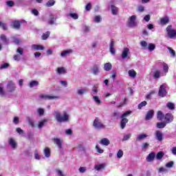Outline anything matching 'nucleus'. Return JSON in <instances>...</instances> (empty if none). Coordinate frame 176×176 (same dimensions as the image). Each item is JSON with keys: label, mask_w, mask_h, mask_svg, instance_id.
Instances as JSON below:
<instances>
[{"label": "nucleus", "mask_w": 176, "mask_h": 176, "mask_svg": "<svg viewBox=\"0 0 176 176\" xmlns=\"http://www.w3.org/2000/svg\"><path fill=\"white\" fill-rule=\"evenodd\" d=\"M96 149L98 153H104V150L102 148H100V146L98 144H96Z\"/></svg>", "instance_id": "nucleus-56"}, {"label": "nucleus", "mask_w": 176, "mask_h": 176, "mask_svg": "<svg viewBox=\"0 0 176 176\" xmlns=\"http://www.w3.org/2000/svg\"><path fill=\"white\" fill-rule=\"evenodd\" d=\"M153 115H155V111L153 110H149L146 115V120H151L153 118Z\"/></svg>", "instance_id": "nucleus-22"}, {"label": "nucleus", "mask_w": 176, "mask_h": 176, "mask_svg": "<svg viewBox=\"0 0 176 176\" xmlns=\"http://www.w3.org/2000/svg\"><path fill=\"white\" fill-rule=\"evenodd\" d=\"M117 157L118 159H122L123 157V151L119 150L117 153Z\"/></svg>", "instance_id": "nucleus-51"}, {"label": "nucleus", "mask_w": 176, "mask_h": 176, "mask_svg": "<svg viewBox=\"0 0 176 176\" xmlns=\"http://www.w3.org/2000/svg\"><path fill=\"white\" fill-rule=\"evenodd\" d=\"M102 20V18L100 16H95L94 17V23H101V21Z\"/></svg>", "instance_id": "nucleus-48"}, {"label": "nucleus", "mask_w": 176, "mask_h": 176, "mask_svg": "<svg viewBox=\"0 0 176 176\" xmlns=\"http://www.w3.org/2000/svg\"><path fill=\"white\" fill-rule=\"evenodd\" d=\"M148 49L150 52H153V50L156 49V45H155L153 43H149L148 45Z\"/></svg>", "instance_id": "nucleus-46"}, {"label": "nucleus", "mask_w": 176, "mask_h": 176, "mask_svg": "<svg viewBox=\"0 0 176 176\" xmlns=\"http://www.w3.org/2000/svg\"><path fill=\"white\" fill-rule=\"evenodd\" d=\"M93 100L97 105H101V104L102 103V102L101 101V98H100V97H98V96H93Z\"/></svg>", "instance_id": "nucleus-25"}, {"label": "nucleus", "mask_w": 176, "mask_h": 176, "mask_svg": "<svg viewBox=\"0 0 176 176\" xmlns=\"http://www.w3.org/2000/svg\"><path fill=\"white\" fill-rule=\"evenodd\" d=\"M165 166L168 168H171V167H173L174 166V162L170 161V162L166 163Z\"/></svg>", "instance_id": "nucleus-58"}, {"label": "nucleus", "mask_w": 176, "mask_h": 176, "mask_svg": "<svg viewBox=\"0 0 176 176\" xmlns=\"http://www.w3.org/2000/svg\"><path fill=\"white\" fill-rule=\"evenodd\" d=\"M0 38H1V41L3 42V43H6V45L9 43V40L6 38V36H5L4 34H1L0 36Z\"/></svg>", "instance_id": "nucleus-38"}, {"label": "nucleus", "mask_w": 176, "mask_h": 176, "mask_svg": "<svg viewBox=\"0 0 176 176\" xmlns=\"http://www.w3.org/2000/svg\"><path fill=\"white\" fill-rule=\"evenodd\" d=\"M54 3H56V1L54 0H49L46 4L45 6L47 8H50L51 6H54Z\"/></svg>", "instance_id": "nucleus-41"}, {"label": "nucleus", "mask_w": 176, "mask_h": 176, "mask_svg": "<svg viewBox=\"0 0 176 176\" xmlns=\"http://www.w3.org/2000/svg\"><path fill=\"white\" fill-rule=\"evenodd\" d=\"M99 144H100L103 146H108V145L111 144V141H109L108 138H104L99 141Z\"/></svg>", "instance_id": "nucleus-20"}, {"label": "nucleus", "mask_w": 176, "mask_h": 176, "mask_svg": "<svg viewBox=\"0 0 176 176\" xmlns=\"http://www.w3.org/2000/svg\"><path fill=\"white\" fill-rule=\"evenodd\" d=\"M166 124H167V122H157V129H164L166 127Z\"/></svg>", "instance_id": "nucleus-36"}, {"label": "nucleus", "mask_w": 176, "mask_h": 176, "mask_svg": "<svg viewBox=\"0 0 176 176\" xmlns=\"http://www.w3.org/2000/svg\"><path fill=\"white\" fill-rule=\"evenodd\" d=\"M147 137H148V135L145 133L140 134L137 136L136 141H141L142 140H145V138H146Z\"/></svg>", "instance_id": "nucleus-29"}, {"label": "nucleus", "mask_w": 176, "mask_h": 176, "mask_svg": "<svg viewBox=\"0 0 176 176\" xmlns=\"http://www.w3.org/2000/svg\"><path fill=\"white\" fill-rule=\"evenodd\" d=\"M109 49H110V53L111 54H115L116 50H115V41L111 40L110 42V45H109Z\"/></svg>", "instance_id": "nucleus-23"}, {"label": "nucleus", "mask_w": 176, "mask_h": 176, "mask_svg": "<svg viewBox=\"0 0 176 176\" xmlns=\"http://www.w3.org/2000/svg\"><path fill=\"white\" fill-rule=\"evenodd\" d=\"M127 24L129 27H137L138 21H137V15H132L128 19Z\"/></svg>", "instance_id": "nucleus-4"}, {"label": "nucleus", "mask_w": 176, "mask_h": 176, "mask_svg": "<svg viewBox=\"0 0 176 176\" xmlns=\"http://www.w3.org/2000/svg\"><path fill=\"white\" fill-rule=\"evenodd\" d=\"M98 92V89H97V87L94 86V88L92 89V96H94L95 94H97Z\"/></svg>", "instance_id": "nucleus-62"}, {"label": "nucleus", "mask_w": 176, "mask_h": 176, "mask_svg": "<svg viewBox=\"0 0 176 176\" xmlns=\"http://www.w3.org/2000/svg\"><path fill=\"white\" fill-rule=\"evenodd\" d=\"M68 16L69 17H72V19H74V20H78V19H79V15L78 14V13H75V12H70Z\"/></svg>", "instance_id": "nucleus-34"}, {"label": "nucleus", "mask_w": 176, "mask_h": 176, "mask_svg": "<svg viewBox=\"0 0 176 176\" xmlns=\"http://www.w3.org/2000/svg\"><path fill=\"white\" fill-rule=\"evenodd\" d=\"M16 90V84L13 81H10L7 85V91L13 93Z\"/></svg>", "instance_id": "nucleus-12"}, {"label": "nucleus", "mask_w": 176, "mask_h": 176, "mask_svg": "<svg viewBox=\"0 0 176 176\" xmlns=\"http://www.w3.org/2000/svg\"><path fill=\"white\" fill-rule=\"evenodd\" d=\"M6 3L9 8H13L14 6V2L13 1H8Z\"/></svg>", "instance_id": "nucleus-53"}, {"label": "nucleus", "mask_w": 176, "mask_h": 176, "mask_svg": "<svg viewBox=\"0 0 176 176\" xmlns=\"http://www.w3.org/2000/svg\"><path fill=\"white\" fill-rule=\"evenodd\" d=\"M163 156H164V153L160 151L157 153L155 159H157V160H162V159H163Z\"/></svg>", "instance_id": "nucleus-35"}, {"label": "nucleus", "mask_w": 176, "mask_h": 176, "mask_svg": "<svg viewBox=\"0 0 176 176\" xmlns=\"http://www.w3.org/2000/svg\"><path fill=\"white\" fill-rule=\"evenodd\" d=\"M129 54H130V49H129L128 47H124L121 54V57L122 60H126V58H130Z\"/></svg>", "instance_id": "nucleus-10"}, {"label": "nucleus", "mask_w": 176, "mask_h": 176, "mask_svg": "<svg viewBox=\"0 0 176 176\" xmlns=\"http://www.w3.org/2000/svg\"><path fill=\"white\" fill-rule=\"evenodd\" d=\"M40 98L43 100H58L60 99V96H53V95H47V94H41L39 96Z\"/></svg>", "instance_id": "nucleus-9"}, {"label": "nucleus", "mask_w": 176, "mask_h": 176, "mask_svg": "<svg viewBox=\"0 0 176 176\" xmlns=\"http://www.w3.org/2000/svg\"><path fill=\"white\" fill-rule=\"evenodd\" d=\"M104 71H111L112 69V64L111 63H107L104 65Z\"/></svg>", "instance_id": "nucleus-31"}, {"label": "nucleus", "mask_w": 176, "mask_h": 176, "mask_svg": "<svg viewBox=\"0 0 176 176\" xmlns=\"http://www.w3.org/2000/svg\"><path fill=\"white\" fill-rule=\"evenodd\" d=\"M37 112L40 116H42L45 113V109H43L42 108H39L37 109Z\"/></svg>", "instance_id": "nucleus-55"}, {"label": "nucleus", "mask_w": 176, "mask_h": 176, "mask_svg": "<svg viewBox=\"0 0 176 176\" xmlns=\"http://www.w3.org/2000/svg\"><path fill=\"white\" fill-rule=\"evenodd\" d=\"M155 153L152 152L150 153L148 156L146 157V162H151L155 160Z\"/></svg>", "instance_id": "nucleus-24"}, {"label": "nucleus", "mask_w": 176, "mask_h": 176, "mask_svg": "<svg viewBox=\"0 0 176 176\" xmlns=\"http://www.w3.org/2000/svg\"><path fill=\"white\" fill-rule=\"evenodd\" d=\"M131 111H125L122 115H121V122H120V127L121 129H124L126 127V124L129 123V119H127V116H130L131 115Z\"/></svg>", "instance_id": "nucleus-3"}, {"label": "nucleus", "mask_w": 176, "mask_h": 176, "mask_svg": "<svg viewBox=\"0 0 176 176\" xmlns=\"http://www.w3.org/2000/svg\"><path fill=\"white\" fill-rule=\"evenodd\" d=\"M168 23H170V18H168V16H166L160 19V25H166V24H168Z\"/></svg>", "instance_id": "nucleus-15"}, {"label": "nucleus", "mask_w": 176, "mask_h": 176, "mask_svg": "<svg viewBox=\"0 0 176 176\" xmlns=\"http://www.w3.org/2000/svg\"><path fill=\"white\" fill-rule=\"evenodd\" d=\"M90 31V28L89 26H83L82 27V32L85 33V34H87V32H89Z\"/></svg>", "instance_id": "nucleus-54"}, {"label": "nucleus", "mask_w": 176, "mask_h": 176, "mask_svg": "<svg viewBox=\"0 0 176 176\" xmlns=\"http://www.w3.org/2000/svg\"><path fill=\"white\" fill-rule=\"evenodd\" d=\"M12 38L13 39V42L15 45H19V43H20V40L16 38V36H12Z\"/></svg>", "instance_id": "nucleus-61"}, {"label": "nucleus", "mask_w": 176, "mask_h": 176, "mask_svg": "<svg viewBox=\"0 0 176 176\" xmlns=\"http://www.w3.org/2000/svg\"><path fill=\"white\" fill-rule=\"evenodd\" d=\"M57 19L56 16H54L52 14H50V21H49V23L50 24H54V21H56Z\"/></svg>", "instance_id": "nucleus-33"}, {"label": "nucleus", "mask_w": 176, "mask_h": 176, "mask_svg": "<svg viewBox=\"0 0 176 176\" xmlns=\"http://www.w3.org/2000/svg\"><path fill=\"white\" fill-rule=\"evenodd\" d=\"M164 118V114H163V112L159 111L157 112V119H158V120H162Z\"/></svg>", "instance_id": "nucleus-42"}, {"label": "nucleus", "mask_w": 176, "mask_h": 176, "mask_svg": "<svg viewBox=\"0 0 176 176\" xmlns=\"http://www.w3.org/2000/svg\"><path fill=\"white\" fill-rule=\"evenodd\" d=\"M0 27L1 28H3V30H4L5 31H6V30H8V25H6V23L0 22Z\"/></svg>", "instance_id": "nucleus-59"}, {"label": "nucleus", "mask_w": 176, "mask_h": 176, "mask_svg": "<svg viewBox=\"0 0 176 176\" xmlns=\"http://www.w3.org/2000/svg\"><path fill=\"white\" fill-rule=\"evenodd\" d=\"M146 101H143L140 104H138V109H142L143 107L146 106Z\"/></svg>", "instance_id": "nucleus-52"}, {"label": "nucleus", "mask_w": 176, "mask_h": 176, "mask_svg": "<svg viewBox=\"0 0 176 176\" xmlns=\"http://www.w3.org/2000/svg\"><path fill=\"white\" fill-rule=\"evenodd\" d=\"M167 171V169L164 167H160L158 169V173H166Z\"/></svg>", "instance_id": "nucleus-63"}, {"label": "nucleus", "mask_w": 176, "mask_h": 176, "mask_svg": "<svg viewBox=\"0 0 176 176\" xmlns=\"http://www.w3.org/2000/svg\"><path fill=\"white\" fill-rule=\"evenodd\" d=\"M71 53H72V50H64L60 53V57H67V56L71 54Z\"/></svg>", "instance_id": "nucleus-28"}, {"label": "nucleus", "mask_w": 176, "mask_h": 176, "mask_svg": "<svg viewBox=\"0 0 176 176\" xmlns=\"http://www.w3.org/2000/svg\"><path fill=\"white\" fill-rule=\"evenodd\" d=\"M154 135H155L156 140H157V141H160V142L163 141V140L164 138V137L163 136V132L157 130V131H155Z\"/></svg>", "instance_id": "nucleus-13"}, {"label": "nucleus", "mask_w": 176, "mask_h": 176, "mask_svg": "<svg viewBox=\"0 0 176 176\" xmlns=\"http://www.w3.org/2000/svg\"><path fill=\"white\" fill-rule=\"evenodd\" d=\"M166 32L168 38L173 39V38H176V30L173 28V25H169L166 28Z\"/></svg>", "instance_id": "nucleus-5"}, {"label": "nucleus", "mask_w": 176, "mask_h": 176, "mask_svg": "<svg viewBox=\"0 0 176 176\" xmlns=\"http://www.w3.org/2000/svg\"><path fill=\"white\" fill-rule=\"evenodd\" d=\"M46 123H47V120H46V119L39 121L38 123V128L42 129V127H43L45 126V124H46Z\"/></svg>", "instance_id": "nucleus-30"}, {"label": "nucleus", "mask_w": 176, "mask_h": 176, "mask_svg": "<svg viewBox=\"0 0 176 176\" xmlns=\"http://www.w3.org/2000/svg\"><path fill=\"white\" fill-rule=\"evenodd\" d=\"M123 102H120L118 104L116 105L117 108H122V107H124L126 104H127V98H124L122 99Z\"/></svg>", "instance_id": "nucleus-32"}, {"label": "nucleus", "mask_w": 176, "mask_h": 176, "mask_svg": "<svg viewBox=\"0 0 176 176\" xmlns=\"http://www.w3.org/2000/svg\"><path fill=\"white\" fill-rule=\"evenodd\" d=\"M167 88V85L166 84H162L159 89V91H158V96L160 97H166V96H167V90H166V89Z\"/></svg>", "instance_id": "nucleus-6"}, {"label": "nucleus", "mask_w": 176, "mask_h": 176, "mask_svg": "<svg viewBox=\"0 0 176 176\" xmlns=\"http://www.w3.org/2000/svg\"><path fill=\"white\" fill-rule=\"evenodd\" d=\"M44 155L45 157H50V148L48 147L44 148Z\"/></svg>", "instance_id": "nucleus-39"}, {"label": "nucleus", "mask_w": 176, "mask_h": 176, "mask_svg": "<svg viewBox=\"0 0 176 176\" xmlns=\"http://www.w3.org/2000/svg\"><path fill=\"white\" fill-rule=\"evenodd\" d=\"M163 71L155 70L153 73V76L154 79H159L162 78V76H166L167 75V72H168V65L167 63H162Z\"/></svg>", "instance_id": "nucleus-2"}, {"label": "nucleus", "mask_w": 176, "mask_h": 176, "mask_svg": "<svg viewBox=\"0 0 176 176\" xmlns=\"http://www.w3.org/2000/svg\"><path fill=\"white\" fill-rule=\"evenodd\" d=\"M54 144H56V146H58V149H60V151L63 149V144L64 142V140H63V139L59 138H54Z\"/></svg>", "instance_id": "nucleus-11"}, {"label": "nucleus", "mask_w": 176, "mask_h": 176, "mask_svg": "<svg viewBox=\"0 0 176 176\" xmlns=\"http://www.w3.org/2000/svg\"><path fill=\"white\" fill-rule=\"evenodd\" d=\"M128 75L129 76H130V78H132L133 79H134V78L137 76V72H135L134 69H130L128 72Z\"/></svg>", "instance_id": "nucleus-26"}, {"label": "nucleus", "mask_w": 176, "mask_h": 176, "mask_svg": "<svg viewBox=\"0 0 176 176\" xmlns=\"http://www.w3.org/2000/svg\"><path fill=\"white\" fill-rule=\"evenodd\" d=\"M56 72L58 75H64L67 74V69L64 67H58L56 69Z\"/></svg>", "instance_id": "nucleus-21"}, {"label": "nucleus", "mask_w": 176, "mask_h": 176, "mask_svg": "<svg viewBox=\"0 0 176 176\" xmlns=\"http://www.w3.org/2000/svg\"><path fill=\"white\" fill-rule=\"evenodd\" d=\"M6 68H9V63H3L0 67V69H6Z\"/></svg>", "instance_id": "nucleus-60"}, {"label": "nucleus", "mask_w": 176, "mask_h": 176, "mask_svg": "<svg viewBox=\"0 0 176 176\" xmlns=\"http://www.w3.org/2000/svg\"><path fill=\"white\" fill-rule=\"evenodd\" d=\"M149 148V143H144L142 145V152H146V149Z\"/></svg>", "instance_id": "nucleus-45"}, {"label": "nucleus", "mask_w": 176, "mask_h": 176, "mask_svg": "<svg viewBox=\"0 0 176 176\" xmlns=\"http://www.w3.org/2000/svg\"><path fill=\"white\" fill-rule=\"evenodd\" d=\"M173 155H174L175 156H176V146L175 147H173L171 149H170Z\"/></svg>", "instance_id": "nucleus-64"}, {"label": "nucleus", "mask_w": 176, "mask_h": 176, "mask_svg": "<svg viewBox=\"0 0 176 176\" xmlns=\"http://www.w3.org/2000/svg\"><path fill=\"white\" fill-rule=\"evenodd\" d=\"M91 71L94 75H98V74L100 72V66H98V65H94L91 67Z\"/></svg>", "instance_id": "nucleus-16"}, {"label": "nucleus", "mask_w": 176, "mask_h": 176, "mask_svg": "<svg viewBox=\"0 0 176 176\" xmlns=\"http://www.w3.org/2000/svg\"><path fill=\"white\" fill-rule=\"evenodd\" d=\"M8 144L12 149H16L17 148V142H16V140H14V138H10L8 139Z\"/></svg>", "instance_id": "nucleus-14"}, {"label": "nucleus", "mask_w": 176, "mask_h": 176, "mask_svg": "<svg viewBox=\"0 0 176 176\" xmlns=\"http://www.w3.org/2000/svg\"><path fill=\"white\" fill-rule=\"evenodd\" d=\"M93 126L97 130H101V129H104V124L101 122L100 118H96L93 123Z\"/></svg>", "instance_id": "nucleus-7"}, {"label": "nucleus", "mask_w": 176, "mask_h": 176, "mask_svg": "<svg viewBox=\"0 0 176 176\" xmlns=\"http://www.w3.org/2000/svg\"><path fill=\"white\" fill-rule=\"evenodd\" d=\"M38 85H39V82H38L37 80H32L29 83V87H30V89H32V87H36V86H38Z\"/></svg>", "instance_id": "nucleus-27"}, {"label": "nucleus", "mask_w": 176, "mask_h": 176, "mask_svg": "<svg viewBox=\"0 0 176 176\" xmlns=\"http://www.w3.org/2000/svg\"><path fill=\"white\" fill-rule=\"evenodd\" d=\"M20 21H15L12 23V26L16 30H19V28H20Z\"/></svg>", "instance_id": "nucleus-40"}, {"label": "nucleus", "mask_w": 176, "mask_h": 176, "mask_svg": "<svg viewBox=\"0 0 176 176\" xmlns=\"http://www.w3.org/2000/svg\"><path fill=\"white\" fill-rule=\"evenodd\" d=\"M50 35V32H47L44 33L42 36V39L43 41H46V39H47L49 38Z\"/></svg>", "instance_id": "nucleus-49"}, {"label": "nucleus", "mask_w": 176, "mask_h": 176, "mask_svg": "<svg viewBox=\"0 0 176 176\" xmlns=\"http://www.w3.org/2000/svg\"><path fill=\"white\" fill-rule=\"evenodd\" d=\"M16 53L18 54H16L14 56L13 58L14 61H20L21 60V56L24 54V50L21 47H18L16 50Z\"/></svg>", "instance_id": "nucleus-8"}, {"label": "nucleus", "mask_w": 176, "mask_h": 176, "mask_svg": "<svg viewBox=\"0 0 176 176\" xmlns=\"http://www.w3.org/2000/svg\"><path fill=\"white\" fill-rule=\"evenodd\" d=\"M109 8L113 16H117L118 13H119V8L114 5H111Z\"/></svg>", "instance_id": "nucleus-18"}, {"label": "nucleus", "mask_w": 176, "mask_h": 176, "mask_svg": "<svg viewBox=\"0 0 176 176\" xmlns=\"http://www.w3.org/2000/svg\"><path fill=\"white\" fill-rule=\"evenodd\" d=\"M85 93H87V89H77V94L78 96H83Z\"/></svg>", "instance_id": "nucleus-37"}, {"label": "nucleus", "mask_w": 176, "mask_h": 176, "mask_svg": "<svg viewBox=\"0 0 176 176\" xmlns=\"http://www.w3.org/2000/svg\"><path fill=\"white\" fill-rule=\"evenodd\" d=\"M31 49L32 50H45V47H43L41 45H36V44H34L31 45Z\"/></svg>", "instance_id": "nucleus-19"}, {"label": "nucleus", "mask_w": 176, "mask_h": 176, "mask_svg": "<svg viewBox=\"0 0 176 176\" xmlns=\"http://www.w3.org/2000/svg\"><path fill=\"white\" fill-rule=\"evenodd\" d=\"M131 138V133H127L124 135L122 141H129Z\"/></svg>", "instance_id": "nucleus-47"}, {"label": "nucleus", "mask_w": 176, "mask_h": 176, "mask_svg": "<svg viewBox=\"0 0 176 176\" xmlns=\"http://www.w3.org/2000/svg\"><path fill=\"white\" fill-rule=\"evenodd\" d=\"M104 167H105V165H104V164L96 165L95 170H96L97 171H100V170H102L103 168H104Z\"/></svg>", "instance_id": "nucleus-43"}, {"label": "nucleus", "mask_w": 176, "mask_h": 176, "mask_svg": "<svg viewBox=\"0 0 176 176\" xmlns=\"http://www.w3.org/2000/svg\"><path fill=\"white\" fill-rule=\"evenodd\" d=\"M140 45L142 47H144V49H146L148 47V43H146L145 41H141Z\"/></svg>", "instance_id": "nucleus-57"}, {"label": "nucleus", "mask_w": 176, "mask_h": 176, "mask_svg": "<svg viewBox=\"0 0 176 176\" xmlns=\"http://www.w3.org/2000/svg\"><path fill=\"white\" fill-rule=\"evenodd\" d=\"M168 50H169V53L171 54L170 57H175V51L173 48L168 47Z\"/></svg>", "instance_id": "nucleus-50"}, {"label": "nucleus", "mask_w": 176, "mask_h": 176, "mask_svg": "<svg viewBox=\"0 0 176 176\" xmlns=\"http://www.w3.org/2000/svg\"><path fill=\"white\" fill-rule=\"evenodd\" d=\"M166 107L168 109H170V111L175 109V105H174V103L173 102H168Z\"/></svg>", "instance_id": "nucleus-44"}, {"label": "nucleus", "mask_w": 176, "mask_h": 176, "mask_svg": "<svg viewBox=\"0 0 176 176\" xmlns=\"http://www.w3.org/2000/svg\"><path fill=\"white\" fill-rule=\"evenodd\" d=\"M54 116L58 123H65L69 120V115L66 111H63L61 113L60 111L56 110L54 111Z\"/></svg>", "instance_id": "nucleus-1"}, {"label": "nucleus", "mask_w": 176, "mask_h": 176, "mask_svg": "<svg viewBox=\"0 0 176 176\" xmlns=\"http://www.w3.org/2000/svg\"><path fill=\"white\" fill-rule=\"evenodd\" d=\"M164 119H165L166 123H171V122H173V120H174V117L173 116V114H171V113H166L164 116Z\"/></svg>", "instance_id": "nucleus-17"}]
</instances>
